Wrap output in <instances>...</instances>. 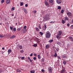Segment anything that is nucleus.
<instances>
[{
	"mask_svg": "<svg viewBox=\"0 0 73 73\" xmlns=\"http://www.w3.org/2000/svg\"><path fill=\"white\" fill-rule=\"evenodd\" d=\"M15 37V35H13L10 37V38L11 39H12L14 38Z\"/></svg>",
	"mask_w": 73,
	"mask_h": 73,
	"instance_id": "14",
	"label": "nucleus"
},
{
	"mask_svg": "<svg viewBox=\"0 0 73 73\" xmlns=\"http://www.w3.org/2000/svg\"><path fill=\"white\" fill-rule=\"evenodd\" d=\"M65 68L64 67H63L62 70H61V73H64L65 72Z\"/></svg>",
	"mask_w": 73,
	"mask_h": 73,
	"instance_id": "5",
	"label": "nucleus"
},
{
	"mask_svg": "<svg viewBox=\"0 0 73 73\" xmlns=\"http://www.w3.org/2000/svg\"><path fill=\"white\" fill-rule=\"evenodd\" d=\"M31 59V58H30V57H28V59L29 60V59Z\"/></svg>",
	"mask_w": 73,
	"mask_h": 73,
	"instance_id": "60",
	"label": "nucleus"
},
{
	"mask_svg": "<svg viewBox=\"0 0 73 73\" xmlns=\"http://www.w3.org/2000/svg\"><path fill=\"white\" fill-rule=\"evenodd\" d=\"M69 39H70L72 41H73V38L70 36L68 37Z\"/></svg>",
	"mask_w": 73,
	"mask_h": 73,
	"instance_id": "15",
	"label": "nucleus"
},
{
	"mask_svg": "<svg viewBox=\"0 0 73 73\" xmlns=\"http://www.w3.org/2000/svg\"><path fill=\"white\" fill-rule=\"evenodd\" d=\"M56 38L58 39H60L61 38L60 35H59V34H57L56 36Z\"/></svg>",
	"mask_w": 73,
	"mask_h": 73,
	"instance_id": "8",
	"label": "nucleus"
},
{
	"mask_svg": "<svg viewBox=\"0 0 73 73\" xmlns=\"http://www.w3.org/2000/svg\"><path fill=\"white\" fill-rule=\"evenodd\" d=\"M40 42L39 41H37V43H38V44H39Z\"/></svg>",
	"mask_w": 73,
	"mask_h": 73,
	"instance_id": "56",
	"label": "nucleus"
},
{
	"mask_svg": "<svg viewBox=\"0 0 73 73\" xmlns=\"http://www.w3.org/2000/svg\"><path fill=\"white\" fill-rule=\"evenodd\" d=\"M24 51L23 50H22L20 51V52L21 53H23L24 52Z\"/></svg>",
	"mask_w": 73,
	"mask_h": 73,
	"instance_id": "41",
	"label": "nucleus"
},
{
	"mask_svg": "<svg viewBox=\"0 0 73 73\" xmlns=\"http://www.w3.org/2000/svg\"><path fill=\"white\" fill-rule=\"evenodd\" d=\"M45 3L46 5H48L49 4L48 3H47L46 1L45 2Z\"/></svg>",
	"mask_w": 73,
	"mask_h": 73,
	"instance_id": "25",
	"label": "nucleus"
},
{
	"mask_svg": "<svg viewBox=\"0 0 73 73\" xmlns=\"http://www.w3.org/2000/svg\"><path fill=\"white\" fill-rule=\"evenodd\" d=\"M54 56H55V57H56L58 56H57V54L56 52H55V54H54Z\"/></svg>",
	"mask_w": 73,
	"mask_h": 73,
	"instance_id": "22",
	"label": "nucleus"
},
{
	"mask_svg": "<svg viewBox=\"0 0 73 73\" xmlns=\"http://www.w3.org/2000/svg\"><path fill=\"white\" fill-rule=\"evenodd\" d=\"M38 58L39 59H40L41 58L40 56V55L39 54L38 56Z\"/></svg>",
	"mask_w": 73,
	"mask_h": 73,
	"instance_id": "37",
	"label": "nucleus"
},
{
	"mask_svg": "<svg viewBox=\"0 0 73 73\" xmlns=\"http://www.w3.org/2000/svg\"><path fill=\"white\" fill-rule=\"evenodd\" d=\"M10 29L11 30H13V27H10Z\"/></svg>",
	"mask_w": 73,
	"mask_h": 73,
	"instance_id": "39",
	"label": "nucleus"
},
{
	"mask_svg": "<svg viewBox=\"0 0 73 73\" xmlns=\"http://www.w3.org/2000/svg\"><path fill=\"white\" fill-rule=\"evenodd\" d=\"M63 64L64 65H66V62L65 61H64L63 62Z\"/></svg>",
	"mask_w": 73,
	"mask_h": 73,
	"instance_id": "28",
	"label": "nucleus"
},
{
	"mask_svg": "<svg viewBox=\"0 0 73 73\" xmlns=\"http://www.w3.org/2000/svg\"><path fill=\"white\" fill-rule=\"evenodd\" d=\"M63 56V58L65 57V56H64V55H63V56Z\"/></svg>",
	"mask_w": 73,
	"mask_h": 73,
	"instance_id": "63",
	"label": "nucleus"
},
{
	"mask_svg": "<svg viewBox=\"0 0 73 73\" xmlns=\"http://www.w3.org/2000/svg\"><path fill=\"white\" fill-rule=\"evenodd\" d=\"M53 41V40H49L48 42H49L51 43Z\"/></svg>",
	"mask_w": 73,
	"mask_h": 73,
	"instance_id": "35",
	"label": "nucleus"
},
{
	"mask_svg": "<svg viewBox=\"0 0 73 73\" xmlns=\"http://www.w3.org/2000/svg\"><path fill=\"white\" fill-rule=\"evenodd\" d=\"M21 59H22V60H23V59H25V57H21Z\"/></svg>",
	"mask_w": 73,
	"mask_h": 73,
	"instance_id": "44",
	"label": "nucleus"
},
{
	"mask_svg": "<svg viewBox=\"0 0 73 73\" xmlns=\"http://www.w3.org/2000/svg\"><path fill=\"white\" fill-rule=\"evenodd\" d=\"M72 23H73V19L72 20Z\"/></svg>",
	"mask_w": 73,
	"mask_h": 73,
	"instance_id": "64",
	"label": "nucleus"
},
{
	"mask_svg": "<svg viewBox=\"0 0 73 73\" xmlns=\"http://www.w3.org/2000/svg\"><path fill=\"white\" fill-rule=\"evenodd\" d=\"M46 28L47 27L46 26V25H44V26H43L42 27V29L44 31L46 30Z\"/></svg>",
	"mask_w": 73,
	"mask_h": 73,
	"instance_id": "6",
	"label": "nucleus"
},
{
	"mask_svg": "<svg viewBox=\"0 0 73 73\" xmlns=\"http://www.w3.org/2000/svg\"><path fill=\"white\" fill-rule=\"evenodd\" d=\"M51 35L49 31H47L45 35V37L46 38H50Z\"/></svg>",
	"mask_w": 73,
	"mask_h": 73,
	"instance_id": "1",
	"label": "nucleus"
},
{
	"mask_svg": "<svg viewBox=\"0 0 73 73\" xmlns=\"http://www.w3.org/2000/svg\"><path fill=\"white\" fill-rule=\"evenodd\" d=\"M35 71L34 70H33L30 71L31 73H35Z\"/></svg>",
	"mask_w": 73,
	"mask_h": 73,
	"instance_id": "17",
	"label": "nucleus"
},
{
	"mask_svg": "<svg viewBox=\"0 0 73 73\" xmlns=\"http://www.w3.org/2000/svg\"><path fill=\"white\" fill-rule=\"evenodd\" d=\"M36 57H34L33 58V59L34 60H36Z\"/></svg>",
	"mask_w": 73,
	"mask_h": 73,
	"instance_id": "42",
	"label": "nucleus"
},
{
	"mask_svg": "<svg viewBox=\"0 0 73 73\" xmlns=\"http://www.w3.org/2000/svg\"><path fill=\"white\" fill-rule=\"evenodd\" d=\"M23 32L24 33H26L27 32V31L26 30H25V29H23Z\"/></svg>",
	"mask_w": 73,
	"mask_h": 73,
	"instance_id": "27",
	"label": "nucleus"
},
{
	"mask_svg": "<svg viewBox=\"0 0 73 73\" xmlns=\"http://www.w3.org/2000/svg\"><path fill=\"white\" fill-rule=\"evenodd\" d=\"M4 0H1V3L3 4V3L4 2Z\"/></svg>",
	"mask_w": 73,
	"mask_h": 73,
	"instance_id": "33",
	"label": "nucleus"
},
{
	"mask_svg": "<svg viewBox=\"0 0 73 73\" xmlns=\"http://www.w3.org/2000/svg\"><path fill=\"white\" fill-rule=\"evenodd\" d=\"M56 2L58 4H60L62 3V1L61 0H57Z\"/></svg>",
	"mask_w": 73,
	"mask_h": 73,
	"instance_id": "7",
	"label": "nucleus"
},
{
	"mask_svg": "<svg viewBox=\"0 0 73 73\" xmlns=\"http://www.w3.org/2000/svg\"><path fill=\"white\" fill-rule=\"evenodd\" d=\"M21 69V68H18V69L17 70V72H21V71L20 70Z\"/></svg>",
	"mask_w": 73,
	"mask_h": 73,
	"instance_id": "13",
	"label": "nucleus"
},
{
	"mask_svg": "<svg viewBox=\"0 0 73 73\" xmlns=\"http://www.w3.org/2000/svg\"><path fill=\"white\" fill-rule=\"evenodd\" d=\"M37 46V44H35L33 45V46L34 47H36Z\"/></svg>",
	"mask_w": 73,
	"mask_h": 73,
	"instance_id": "16",
	"label": "nucleus"
},
{
	"mask_svg": "<svg viewBox=\"0 0 73 73\" xmlns=\"http://www.w3.org/2000/svg\"><path fill=\"white\" fill-rule=\"evenodd\" d=\"M36 54L34 53V56H36Z\"/></svg>",
	"mask_w": 73,
	"mask_h": 73,
	"instance_id": "47",
	"label": "nucleus"
},
{
	"mask_svg": "<svg viewBox=\"0 0 73 73\" xmlns=\"http://www.w3.org/2000/svg\"><path fill=\"white\" fill-rule=\"evenodd\" d=\"M49 72H52V68L50 66H49L48 67V69Z\"/></svg>",
	"mask_w": 73,
	"mask_h": 73,
	"instance_id": "3",
	"label": "nucleus"
},
{
	"mask_svg": "<svg viewBox=\"0 0 73 73\" xmlns=\"http://www.w3.org/2000/svg\"><path fill=\"white\" fill-rule=\"evenodd\" d=\"M44 58H42L41 59V62H43L44 61Z\"/></svg>",
	"mask_w": 73,
	"mask_h": 73,
	"instance_id": "49",
	"label": "nucleus"
},
{
	"mask_svg": "<svg viewBox=\"0 0 73 73\" xmlns=\"http://www.w3.org/2000/svg\"><path fill=\"white\" fill-rule=\"evenodd\" d=\"M12 51V50H11V49H9L8 50V54H10V53H11Z\"/></svg>",
	"mask_w": 73,
	"mask_h": 73,
	"instance_id": "11",
	"label": "nucleus"
},
{
	"mask_svg": "<svg viewBox=\"0 0 73 73\" xmlns=\"http://www.w3.org/2000/svg\"><path fill=\"white\" fill-rule=\"evenodd\" d=\"M19 48L21 49L22 48V45L19 46Z\"/></svg>",
	"mask_w": 73,
	"mask_h": 73,
	"instance_id": "30",
	"label": "nucleus"
},
{
	"mask_svg": "<svg viewBox=\"0 0 73 73\" xmlns=\"http://www.w3.org/2000/svg\"><path fill=\"white\" fill-rule=\"evenodd\" d=\"M26 26H25L24 27V29H26Z\"/></svg>",
	"mask_w": 73,
	"mask_h": 73,
	"instance_id": "54",
	"label": "nucleus"
},
{
	"mask_svg": "<svg viewBox=\"0 0 73 73\" xmlns=\"http://www.w3.org/2000/svg\"><path fill=\"white\" fill-rule=\"evenodd\" d=\"M50 45L49 44H47L46 46V48L48 49L50 48Z\"/></svg>",
	"mask_w": 73,
	"mask_h": 73,
	"instance_id": "9",
	"label": "nucleus"
},
{
	"mask_svg": "<svg viewBox=\"0 0 73 73\" xmlns=\"http://www.w3.org/2000/svg\"><path fill=\"white\" fill-rule=\"evenodd\" d=\"M57 58L59 59H60L61 58L60 57V56H57Z\"/></svg>",
	"mask_w": 73,
	"mask_h": 73,
	"instance_id": "46",
	"label": "nucleus"
},
{
	"mask_svg": "<svg viewBox=\"0 0 73 73\" xmlns=\"http://www.w3.org/2000/svg\"><path fill=\"white\" fill-rule=\"evenodd\" d=\"M58 9L59 10H60L61 9V7L59 6H58Z\"/></svg>",
	"mask_w": 73,
	"mask_h": 73,
	"instance_id": "38",
	"label": "nucleus"
},
{
	"mask_svg": "<svg viewBox=\"0 0 73 73\" xmlns=\"http://www.w3.org/2000/svg\"><path fill=\"white\" fill-rule=\"evenodd\" d=\"M6 3L7 4L10 3V0H7Z\"/></svg>",
	"mask_w": 73,
	"mask_h": 73,
	"instance_id": "19",
	"label": "nucleus"
},
{
	"mask_svg": "<svg viewBox=\"0 0 73 73\" xmlns=\"http://www.w3.org/2000/svg\"><path fill=\"white\" fill-rule=\"evenodd\" d=\"M13 31L14 32H15L16 31V28H14L13 29Z\"/></svg>",
	"mask_w": 73,
	"mask_h": 73,
	"instance_id": "36",
	"label": "nucleus"
},
{
	"mask_svg": "<svg viewBox=\"0 0 73 73\" xmlns=\"http://www.w3.org/2000/svg\"><path fill=\"white\" fill-rule=\"evenodd\" d=\"M55 23V21H51L50 22V23H52V24L54 23Z\"/></svg>",
	"mask_w": 73,
	"mask_h": 73,
	"instance_id": "31",
	"label": "nucleus"
},
{
	"mask_svg": "<svg viewBox=\"0 0 73 73\" xmlns=\"http://www.w3.org/2000/svg\"><path fill=\"white\" fill-rule=\"evenodd\" d=\"M23 10L24 11V12L26 14H27L28 13V12L27 11L26 9H25V8H23Z\"/></svg>",
	"mask_w": 73,
	"mask_h": 73,
	"instance_id": "10",
	"label": "nucleus"
},
{
	"mask_svg": "<svg viewBox=\"0 0 73 73\" xmlns=\"http://www.w3.org/2000/svg\"><path fill=\"white\" fill-rule=\"evenodd\" d=\"M4 37V36L1 35V34H0V38H2V37Z\"/></svg>",
	"mask_w": 73,
	"mask_h": 73,
	"instance_id": "40",
	"label": "nucleus"
},
{
	"mask_svg": "<svg viewBox=\"0 0 73 73\" xmlns=\"http://www.w3.org/2000/svg\"><path fill=\"white\" fill-rule=\"evenodd\" d=\"M49 3H52L53 2L52 0H49Z\"/></svg>",
	"mask_w": 73,
	"mask_h": 73,
	"instance_id": "29",
	"label": "nucleus"
},
{
	"mask_svg": "<svg viewBox=\"0 0 73 73\" xmlns=\"http://www.w3.org/2000/svg\"><path fill=\"white\" fill-rule=\"evenodd\" d=\"M2 72L1 69H0V73H1Z\"/></svg>",
	"mask_w": 73,
	"mask_h": 73,
	"instance_id": "55",
	"label": "nucleus"
},
{
	"mask_svg": "<svg viewBox=\"0 0 73 73\" xmlns=\"http://www.w3.org/2000/svg\"><path fill=\"white\" fill-rule=\"evenodd\" d=\"M39 28L40 29H41V27H40V26H39Z\"/></svg>",
	"mask_w": 73,
	"mask_h": 73,
	"instance_id": "59",
	"label": "nucleus"
},
{
	"mask_svg": "<svg viewBox=\"0 0 73 73\" xmlns=\"http://www.w3.org/2000/svg\"><path fill=\"white\" fill-rule=\"evenodd\" d=\"M23 5V2H21L20 3V6H22Z\"/></svg>",
	"mask_w": 73,
	"mask_h": 73,
	"instance_id": "34",
	"label": "nucleus"
},
{
	"mask_svg": "<svg viewBox=\"0 0 73 73\" xmlns=\"http://www.w3.org/2000/svg\"><path fill=\"white\" fill-rule=\"evenodd\" d=\"M33 53H31V54H30V56H33Z\"/></svg>",
	"mask_w": 73,
	"mask_h": 73,
	"instance_id": "50",
	"label": "nucleus"
},
{
	"mask_svg": "<svg viewBox=\"0 0 73 73\" xmlns=\"http://www.w3.org/2000/svg\"><path fill=\"white\" fill-rule=\"evenodd\" d=\"M28 4H26L25 5V6L26 7H28Z\"/></svg>",
	"mask_w": 73,
	"mask_h": 73,
	"instance_id": "52",
	"label": "nucleus"
},
{
	"mask_svg": "<svg viewBox=\"0 0 73 73\" xmlns=\"http://www.w3.org/2000/svg\"><path fill=\"white\" fill-rule=\"evenodd\" d=\"M39 33H40V35H43L44 34L43 33H42L41 32H40Z\"/></svg>",
	"mask_w": 73,
	"mask_h": 73,
	"instance_id": "26",
	"label": "nucleus"
},
{
	"mask_svg": "<svg viewBox=\"0 0 73 73\" xmlns=\"http://www.w3.org/2000/svg\"><path fill=\"white\" fill-rule=\"evenodd\" d=\"M66 14L68 17H70L72 16L71 13L70 12H67Z\"/></svg>",
	"mask_w": 73,
	"mask_h": 73,
	"instance_id": "4",
	"label": "nucleus"
},
{
	"mask_svg": "<svg viewBox=\"0 0 73 73\" xmlns=\"http://www.w3.org/2000/svg\"><path fill=\"white\" fill-rule=\"evenodd\" d=\"M63 24H64L65 23V21L64 20H62V22H61Z\"/></svg>",
	"mask_w": 73,
	"mask_h": 73,
	"instance_id": "23",
	"label": "nucleus"
},
{
	"mask_svg": "<svg viewBox=\"0 0 73 73\" xmlns=\"http://www.w3.org/2000/svg\"><path fill=\"white\" fill-rule=\"evenodd\" d=\"M11 15L12 16H14V14H12Z\"/></svg>",
	"mask_w": 73,
	"mask_h": 73,
	"instance_id": "62",
	"label": "nucleus"
},
{
	"mask_svg": "<svg viewBox=\"0 0 73 73\" xmlns=\"http://www.w3.org/2000/svg\"><path fill=\"white\" fill-rule=\"evenodd\" d=\"M64 18L65 19L64 20H65V21H67L68 20V17H65Z\"/></svg>",
	"mask_w": 73,
	"mask_h": 73,
	"instance_id": "21",
	"label": "nucleus"
},
{
	"mask_svg": "<svg viewBox=\"0 0 73 73\" xmlns=\"http://www.w3.org/2000/svg\"><path fill=\"white\" fill-rule=\"evenodd\" d=\"M2 49L3 50H4L5 48H4V47H3L2 48Z\"/></svg>",
	"mask_w": 73,
	"mask_h": 73,
	"instance_id": "61",
	"label": "nucleus"
},
{
	"mask_svg": "<svg viewBox=\"0 0 73 73\" xmlns=\"http://www.w3.org/2000/svg\"><path fill=\"white\" fill-rule=\"evenodd\" d=\"M59 50V48H58L56 49V50H57V52H58V51Z\"/></svg>",
	"mask_w": 73,
	"mask_h": 73,
	"instance_id": "51",
	"label": "nucleus"
},
{
	"mask_svg": "<svg viewBox=\"0 0 73 73\" xmlns=\"http://www.w3.org/2000/svg\"><path fill=\"white\" fill-rule=\"evenodd\" d=\"M64 9H62L61 10V13L62 14H63V13H64Z\"/></svg>",
	"mask_w": 73,
	"mask_h": 73,
	"instance_id": "20",
	"label": "nucleus"
},
{
	"mask_svg": "<svg viewBox=\"0 0 73 73\" xmlns=\"http://www.w3.org/2000/svg\"><path fill=\"white\" fill-rule=\"evenodd\" d=\"M21 29V28H19L17 29V30L18 31H20Z\"/></svg>",
	"mask_w": 73,
	"mask_h": 73,
	"instance_id": "43",
	"label": "nucleus"
},
{
	"mask_svg": "<svg viewBox=\"0 0 73 73\" xmlns=\"http://www.w3.org/2000/svg\"><path fill=\"white\" fill-rule=\"evenodd\" d=\"M29 61L31 62H32V60L31 59Z\"/></svg>",
	"mask_w": 73,
	"mask_h": 73,
	"instance_id": "58",
	"label": "nucleus"
},
{
	"mask_svg": "<svg viewBox=\"0 0 73 73\" xmlns=\"http://www.w3.org/2000/svg\"><path fill=\"white\" fill-rule=\"evenodd\" d=\"M50 16L49 15H45V17L43 19V21H46L48 20L49 19Z\"/></svg>",
	"mask_w": 73,
	"mask_h": 73,
	"instance_id": "2",
	"label": "nucleus"
},
{
	"mask_svg": "<svg viewBox=\"0 0 73 73\" xmlns=\"http://www.w3.org/2000/svg\"><path fill=\"white\" fill-rule=\"evenodd\" d=\"M0 52H1V53H2V54H3L4 52L3 51H0Z\"/></svg>",
	"mask_w": 73,
	"mask_h": 73,
	"instance_id": "53",
	"label": "nucleus"
},
{
	"mask_svg": "<svg viewBox=\"0 0 73 73\" xmlns=\"http://www.w3.org/2000/svg\"><path fill=\"white\" fill-rule=\"evenodd\" d=\"M44 70L43 69H42V72H44Z\"/></svg>",
	"mask_w": 73,
	"mask_h": 73,
	"instance_id": "57",
	"label": "nucleus"
},
{
	"mask_svg": "<svg viewBox=\"0 0 73 73\" xmlns=\"http://www.w3.org/2000/svg\"><path fill=\"white\" fill-rule=\"evenodd\" d=\"M15 9V7H12L11 9V10L12 11H14Z\"/></svg>",
	"mask_w": 73,
	"mask_h": 73,
	"instance_id": "24",
	"label": "nucleus"
},
{
	"mask_svg": "<svg viewBox=\"0 0 73 73\" xmlns=\"http://www.w3.org/2000/svg\"><path fill=\"white\" fill-rule=\"evenodd\" d=\"M35 29L36 31H40V30H39V28L37 27L35 28Z\"/></svg>",
	"mask_w": 73,
	"mask_h": 73,
	"instance_id": "18",
	"label": "nucleus"
},
{
	"mask_svg": "<svg viewBox=\"0 0 73 73\" xmlns=\"http://www.w3.org/2000/svg\"><path fill=\"white\" fill-rule=\"evenodd\" d=\"M36 10H34V13L35 14L36 13Z\"/></svg>",
	"mask_w": 73,
	"mask_h": 73,
	"instance_id": "45",
	"label": "nucleus"
},
{
	"mask_svg": "<svg viewBox=\"0 0 73 73\" xmlns=\"http://www.w3.org/2000/svg\"><path fill=\"white\" fill-rule=\"evenodd\" d=\"M70 28L71 29H73V25H71Z\"/></svg>",
	"mask_w": 73,
	"mask_h": 73,
	"instance_id": "32",
	"label": "nucleus"
},
{
	"mask_svg": "<svg viewBox=\"0 0 73 73\" xmlns=\"http://www.w3.org/2000/svg\"><path fill=\"white\" fill-rule=\"evenodd\" d=\"M67 26L68 27H69L70 26V24H69V23H68L67 24Z\"/></svg>",
	"mask_w": 73,
	"mask_h": 73,
	"instance_id": "48",
	"label": "nucleus"
},
{
	"mask_svg": "<svg viewBox=\"0 0 73 73\" xmlns=\"http://www.w3.org/2000/svg\"><path fill=\"white\" fill-rule=\"evenodd\" d=\"M62 33V32L61 31H59L58 32V35H61Z\"/></svg>",
	"mask_w": 73,
	"mask_h": 73,
	"instance_id": "12",
	"label": "nucleus"
}]
</instances>
